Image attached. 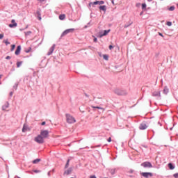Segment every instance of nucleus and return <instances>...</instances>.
I'll list each match as a JSON object with an SVG mask.
<instances>
[{"instance_id":"obj_33","label":"nucleus","mask_w":178,"mask_h":178,"mask_svg":"<svg viewBox=\"0 0 178 178\" xmlns=\"http://www.w3.org/2000/svg\"><path fill=\"white\" fill-rule=\"evenodd\" d=\"M111 141H112V138L110 137V138H108V143H111Z\"/></svg>"},{"instance_id":"obj_14","label":"nucleus","mask_w":178,"mask_h":178,"mask_svg":"<svg viewBox=\"0 0 178 178\" xmlns=\"http://www.w3.org/2000/svg\"><path fill=\"white\" fill-rule=\"evenodd\" d=\"M99 9H100V10H103L104 12H106V6H99Z\"/></svg>"},{"instance_id":"obj_17","label":"nucleus","mask_w":178,"mask_h":178,"mask_svg":"<svg viewBox=\"0 0 178 178\" xmlns=\"http://www.w3.org/2000/svg\"><path fill=\"white\" fill-rule=\"evenodd\" d=\"M9 108V104H6V105L3 106V111H6Z\"/></svg>"},{"instance_id":"obj_18","label":"nucleus","mask_w":178,"mask_h":178,"mask_svg":"<svg viewBox=\"0 0 178 178\" xmlns=\"http://www.w3.org/2000/svg\"><path fill=\"white\" fill-rule=\"evenodd\" d=\"M168 168L171 170H173V169H175V166H173V165L172 163H169L168 164Z\"/></svg>"},{"instance_id":"obj_8","label":"nucleus","mask_w":178,"mask_h":178,"mask_svg":"<svg viewBox=\"0 0 178 178\" xmlns=\"http://www.w3.org/2000/svg\"><path fill=\"white\" fill-rule=\"evenodd\" d=\"M108 33H111V29L104 30L103 33H100V34H99V38H102V37H104V36H105V35H108Z\"/></svg>"},{"instance_id":"obj_36","label":"nucleus","mask_w":178,"mask_h":178,"mask_svg":"<svg viewBox=\"0 0 178 178\" xmlns=\"http://www.w3.org/2000/svg\"><path fill=\"white\" fill-rule=\"evenodd\" d=\"M6 59H10V56H7L6 57Z\"/></svg>"},{"instance_id":"obj_9","label":"nucleus","mask_w":178,"mask_h":178,"mask_svg":"<svg viewBox=\"0 0 178 178\" xmlns=\"http://www.w3.org/2000/svg\"><path fill=\"white\" fill-rule=\"evenodd\" d=\"M147 127L148 125L145 124V122H143L142 124H140L139 129L140 130H145V129H147Z\"/></svg>"},{"instance_id":"obj_12","label":"nucleus","mask_w":178,"mask_h":178,"mask_svg":"<svg viewBox=\"0 0 178 178\" xmlns=\"http://www.w3.org/2000/svg\"><path fill=\"white\" fill-rule=\"evenodd\" d=\"M115 94H117L118 95H123V92H122V90H119V89H116L115 90Z\"/></svg>"},{"instance_id":"obj_37","label":"nucleus","mask_w":178,"mask_h":178,"mask_svg":"<svg viewBox=\"0 0 178 178\" xmlns=\"http://www.w3.org/2000/svg\"><path fill=\"white\" fill-rule=\"evenodd\" d=\"M41 124L42 126H45V122H42Z\"/></svg>"},{"instance_id":"obj_34","label":"nucleus","mask_w":178,"mask_h":178,"mask_svg":"<svg viewBox=\"0 0 178 178\" xmlns=\"http://www.w3.org/2000/svg\"><path fill=\"white\" fill-rule=\"evenodd\" d=\"M93 41H94L95 42H97V38H95L94 40H93Z\"/></svg>"},{"instance_id":"obj_15","label":"nucleus","mask_w":178,"mask_h":178,"mask_svg":"<svg viewBox=\"0 0 178 178\" xmlns=\"http://www.w3.org/2000/svg\"><path fill=\"white\" fill-rule=\"evenodd\" d=\"M65 18H66V15L65 14L59 15L60 20H65Z\"/></svg>"},{"instance_id":"obj_13","label":"nucleus","mask_w":178,"mask_h":178,"mask_svg":"<svg viewBox=\"0 0 178 178\" xmlns=\"http://www.w3.org/2000/svg\"><path fill=\"white\" fill-rule=\"evenodd\" d=\"M153 97H161V92H159V91L154 92Z\"/></svg>"},{"instance_id":"obj_4","label":"nucleus","mask_w":178,"mask_h":178,"mask_svg":"<svg viewBox=\"0 0 178 178\" xmlns=\"http://www.w3.org/2000/svg\"><path fill=\"white\" fill-rule=\"evenodd\" d=\"M141 166H143V168H152V164L151 163L146 161L141 164Z\"/></svg>"},{"instance_id":"obj_28","label":"nucleus","mask_w":178,"mask_h":178,"mask_svg":"<svg viewBox=\"0 0 178 178\" xmlns=\"http://www.w3.org/2000/svg\"><path fill=\"white\" fill-rule=\"evenodd\" d=\"M166 24H167V26H172V22H167Z\"/></svg>"},{"instance_id":"obj_2","label":"nucleus","mask_w":178,"mask_h":178,"mask_svg":"<svg viewBox=\"0 0 178 178\" xmlns=\"http://www.w3.org/2000/svg\"><path fill=\"white\" fill-rule=\"evenodd\" d=\"M66 120L67 123L73 124L76 123V119L72 116L70 114H66Z\"/></svg>"},{"instance_id":"obj_44","label":"nucleus","mask_w":178,"mask_h":178,"mask_svg":"<svg viewBox=\"0 0 178 178\" xmlns=\"http://www.w3.org/2000/svg\"><path fill=\"white\" fill-rule=\"evenodd\" d=\"M26 52H29V51H26Z\"/></svg>"},{"instance_id":"obj_43","label":"nucleus","mask_w":178,"mask_h":178,"mask_svg":"<svg viewBox=\"0 0 178 178\" xmlns=\"http://www.w3.org/2000/svg\"><path fill=\"white\" fill-rule=\"evenodd\" d=\"M131 173H133V170H131Z\"/></svg>"},{"instance_id":"obj_24","label":"nucleus","mask_w":178,"mask_h":178,"mask_svg":"<svg viewBox=\"0 0 178 178\" xmlns=\"http://www.w3.org/2000/svg\"><path fill=\"white\" fill-rule=\"evenodd\" d=\"M22 63H23V62L20 61V62H17V67H19L22 66Z\"/></svg>"},{"instance_id":"obj_42","label":"nucleus","mask_w":178,"mask_h":178,"mask_svg":"<svg viewBox=\"0 0 178 178\" xmlns=\"http://www.w3.org/2000/svg\"><path fill=\"white\" fill-rule=\"evenodd\" d=\"M0 79H2V75H0Z\"/></svg>"},{"instance_id":"obj_45","label":"nucleus","mask_w":178,"mask_h":178,"mask_svg":"<svg viewBox=\"0 0 178 178\" xmlns=\"http://www.w3.org/2000/svg\"><path fill=\"white\" fill-rule=\"evenodd\" d=\"M124 27H127V26H125Z\"/></svg>"},{"instance_id":"obj_41","label":"nucleus","mask_w":178,"mask_h":178,"mask_svg":"<svg viewBox=\"0 0 178 178\" xmlns=\"http://www.w3.org/2000/svg\"><path fill=\"white\" fill-rule=\"evenodd\" d=\"M147 1H148V2H152V0H147Z\"/></svg>"},{"instance_id":"obj_19","label":"nucleus","mask_w":178,"mask_h":178,"mask_svg":"<svg viewBox=\"0 0 178 178\" xmlns=\"http://www.w3.org/2000/svg\"><path fill=\"white\" fill-rule=\"evenodd\" d=\"M70 159H68V160L67 161V163H66L65 166V169H67V168H69V163H70Z\"/></svg>"},{"instance_id":"obj_31","label":"nucleus","mask_w":178,"mask_h":178,"mask_svg":"<svg viewBox=\"0 0 178 178\" xmlns=\"http://www.w3.org/2000/svg\"><path fill=\"white\" fill-rule=\"evenodd\" d=\"M3 38V33L0 34V40H2Z\"/></svg>"},{"instance_id":"obj_22","label":"nucleus","mask_w":178,"mask_h":178,"mask_svg":"<svg viewBox=\"0 0 178 178\" xmlns=\"http://www.w3.org/2000/svg\"><path fill=\"white\" fill-rule=\"evenodd\" d=\"M15 48H16V45H15V44H12V45H11L10 51H15Z\"/></svg>"},{"instance_id":"obj_29","label":"nucleus","mask_w":178,"mask_h":178,"mask_svg":"<svg viewBox=\"0 0 178 178\" xmlns=\"http://www.w3.org/2000/svg\"><path fill=\"white\" fill-rule=\"evenodd\" d=\"M38 19L41 20V14L40 13H38Z\"/></svg>"},{"instance_id":"obj_7","label":"nucleus","mask_w":178,"mask_h":178,"mask_svg":"<svg viewBox=\"0 0 178 178\" xmlns=\"http://www.w3.org/2000/svg\"><path fill=\"white\" fill-rule=\"evenodd\" d=\"M141 175L145 178L152 177V176H153L152 173H151V172H142Z\"/></svg>"},{"instance_id":"obj_30","label":"nucleus","mask_w":178,"mask_h":178,"mask_svg":"<svg viewBox=\"0 0 178 178\" xmlns=\"http://www.w3.org/2000/svg\"><path fill=\"white\" fill-rule=\"evenodd\" d=\"M174 177L178 178V173H175L173 175Z\"/></svg>"},{"instance_id":"obj_21","label":"nucleus","mask_w":178,"mask_h":178,"mask_svg":"<svg viewBox=\"0 0 178 178\" xmlns=\"http://www.w3.org/2000/svg\"><path fill=\"white\" fill-rule=\"evenodd\" d=\"M22 131L23 133H26V131H27V127H26V125H24Z\"/></svg>"},{"instance_id":"obj_40","label":"nucleus","mask_w":178,"mask_h":178,"mask_svg":"<svg viewBox=\"0 0 178 178\" xmlns=\"http://www.w3.org/2000/svg\"><path fill=\"white\" fill-rule=\"evenodd\" d=\"M159 35H161V37H163V35H162L161 33H159Z\"/></svg>"},{"instance_id":"obj_16","label":"nucleus","mask_w":178,"mask_h":178,"mask_svg":"<svg viewBox=\"0 0 178 178\" xmlns=\"http://www.w3.org/2000/svg\"><path fill=\"white\" fill-rule=\"evenodd\" d=\"M70 173H72V168H70V169L67 170L66 171H65L64 175H70Z\"/></svg>"},{"instance_id":"obj_32","label":"nucleus","mask_w":178,"mask_h":178,"mask_svg":"<svg viewBox=\"0 0 178 178\" xmlns=\"http://www.w3.org/2000/svg\"><path fill=\"white\" fill-rule=\"evenodd\" d=\"M34 173H40V170H33Z\"/></svg>"},{"instance_id":"obj_25","label":"nucleus","mask_w":178,"mask_h":178,"mask_svg":"<svg viewBox=\"0 0 178 178\" xmlns=\"http://www.w3.org/2000/svg\"><path fill=\"white\" fill-rule=\"evenodd\" d=\"M147 8V4L145 3L142 4V9H145Z\"/></svg>"},{"instance_id":"obj_26","label":"nucleus","mask_w":178,"mask_h":178,"mask_svg":"<svg viewBox=\"0 0 178 178\" xmlns=\"http://www.w3.org/2000/svg\"><path fill=\"white\" fill-rule=\"evenodd\" d=\"M168 10H170L171 12H172L173 10H175V6H171L170 8H168Z\"/></svg>"},{"instance_id":"obj_27","label":"nucleus","mask_w":178,"mask_h":178,"mask_svg":"<svg viewBox=\"0 0 178 178\" xmlns=\"http://www.w3.org/2000/svg\"><path fill=\"white\" fill-rule=\"evenodd\" d=\"M103 58H104V59H105V60H108L109 57L108 56V55H104Z\"/></svg>"},{"instance_id":"obj_3","label":"nucleus","mask_w":178,"mask_h":178,"mask_svg":"<svg viewBox=\"0 0 178 178\" xmlns=\"http://www.w3.org/2000/svg\"><path fill=\"white\" fill-rule=\"evenodd\" d=\"M74 31V29H70L65 30L61 35V37H65V35H67L69 33H73Z\"/></svg>"},{"instance_id":"obj_11","label":"nucleus","mask_w":178,"mask_h":178,"mask_svg":"<svg viewBox=\"0 0 178 178\" xmlns=\"http://www.w3.org/2000/svg\"><path fill=\"white\" fill-rule=\"evenodd\" d=\"M54 51H55V45L52 46L49 52L47 53V55H52V53L54 52Z\"/></svg>"},{"instance_id":"obj_6","label":"nucleus","mask_w":178,"mask_h":178,"mask_svg":"<svg viewBox=\"0 0 178 178\" xmlns=\"http://www.w3.org/2000/svg\"><path fill=\"white\" fill-rule=\"evenodd\" d=\"M11 23L13 24H10L8 25V26L10 28V29H13V27H17V23H16V21L15 19H12L11 20Z\"/></svg>"},{"instance_id":"obj_23","label":"nucleus","mask_w":178,"mask_h":178,"mask_svg":"<svg viewBox=\"0 0 178 178\" xmlns=\"http://www.w3.org/2000/svg\"><path fill=\"white\" fill-rule=\"evenodd\" d=\"M92 108H93V109H104L102 107L94 106H92Z\"/></svg>"},{"instance_id":"obj_1","label":"nucleus","mask_w":178,"mask_h":178,"mask_svg":"<svg viewBox=\"0 0 178 178\" xmlns=\"http://www.w3.org/2000/svg\"><path fill=\"white\" fill-rule=\"evenodd\" d=\"M49 134V132H48V131L42 130L40 131V134L35 137L34 141H35V143H38V144H44V140H45V138H48Z\"/></svg>"},{"instance_id":"obj_35","label":"nucleus","mask_w":178,"mask_h":178,"mask_svg":"<svg viewBox=\"0 0 178 178\" xmlns=\"http://www.w3.org/2000/svg\"><path fill=\"white\" fill-rule=\"evenodd\" d=\"M108 48H109V49H112L113 48V46L110 45Z\"/></svg>"},{"instance_id":"obj_5","label":"nucleus","mask_w":178,"mask_h":178,"mask_svg":"<svg viewBox=\"0 0 178 178\" xmlns=\"http://www.w3.org/2000/svg\"><path fill=\"white\" fill-rule=\"evenodd\" d=\"M104 3H105V2L104 1H95L93 3H89V6H91V5H104Z\"/></svg>"},{"instance_id":"obj_38","label":"nucleus","mask_w":178,"mask_h":178,"mask_svg":"<svg viewBox=\"0 0 178 178\" xmlns=\"http://www.w3.org/2000/svg\"><path fill=\"white\" fill-rule=\"evenodd\" d=\"M10 44V42H8V41H6V45H8V44Z\"/></svg>"},{"instance_id":"obj_39","label":"nucleus","mask_w":178,"mask_h":178,"mask_svg":"<svg viewBox=\"0 0 178 178\" xmlns=\"http://www.w3.org/2000/svg\"><path fill=\"white\" fill-rule=\"evenodd\" d=\"M163 92H168V89H164V90H163Z\"/></svg>"},{"instance_id":"obj_10","label":"nucleus","mask_w":178,"mask_h":178,"mask_svg":"<svg viewBox=\"0 0 178 178\" xmlns=\"http://www.w3.org/2000/svg\"><path fill=\"white\" fill-rule=\"evenodd\" d=\"M21 51H22V46H17L16 51H15V55H20Z\"/></svg>"},{"instance_id":"obj_20","label":"nucleus","mask_w":178,"mask_h":178,"mask_svg":"<svg viewBox=\"0 0 178 178\" xmlns=\"http://www.w3.org/2000/svg\"><path fill=\"white\" fill-rule=\"evenodd\" d=\"M38 162H41V159H37L33 161V163L35 164V163H38Z\"/></svg>"}]
</instances>
